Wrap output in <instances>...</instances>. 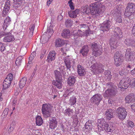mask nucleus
<instances>
[{"label":"nucleus","mask_w":135,"mask_h":135,"mask_svg":"<svg viewBox=\"0 0 135 135\" xmlns=\"http://www.w3.org/2000/svg\"><path fill=\"white\" fill-rule=\"evenodd\" d=\"M35 56V52H32L31 55V56L30 57L29 59H32L33 58V57L34 56Z\"/></svg>","instance_id":"nucleus-53"},{"label":"nucleus","mask_w":135,"mask_h":135,"mask_svg":"<svg viewBox=\"0 0 135 135\" xmlns=\"http://www.w3.org/2000/svg\"><path fill=\"white\" fill-rule=\"evenodd\" d=\"M5 35V33L2 31L0 32V39Z\"/></svg>","instance_id":"nucleus-59"},{"label":"nucleus","mask_w":135,"mask_h":135,"mask_svg":"<svg viewBox=\"0 0 135 135\" xmlns=\"http://www.w3.org/2000/svg\"><path fill=\"white\" fill-rule=\"evenodd\" d=\"M21 62V61L17 59L15 62L17 66L20 65Z\"/></svg>","instance_id":"nucleus-56"},{"label":"nucleus","mask_w":135,"mask_h":135,"mask_svg":"<svg viewBox=\"0 0 135 135\" xmlns=\"http://www.w3.org/2000/svg\"><path fill=\"white\" fill-rule=\"evenodd\" d=\"M55 79H62V75L60 72L57 70H55L54 71Z\"/></svg>","instance_id":"nucleus-36"},{"label":"nucleus","mask_w":135,"mask_h":135,"mask_svg":"<svg viewBox=\"0 0 135 135\" xmlns=\"http://www.w3.org/2000/svg\"><path fill=\"white\" fill-rule=\"evenodd\" d=\"M103 97L100 94H96L91 98L90 102L91 103L97 105H98L102 100Z\"/></svg>","instance_id":"nucleus-10"},{"label":"nucleus","mask_w":135,"mask_h":135,"mask_svg":"<svg viewBox=\"0 0 135 135\" xmlns=\"http://www.w3.org/2000/svg\"><path fill=\"white\" fill-rule=\"evenodd\" d=\"M100 121L98 125L99 128H100L102 130H104L108 132L112 131L113 129L112 126L109 125L104 119H100Z\"/></svg>","instance_id":"nucleus-4"},{"label":"nucleus","mask_w":135,"mask_h":135,"mask_svg":"<svg viewBox=\"0 0 135 135\" xmlns=\"http://www.w3.org/2000/svg\"><path fill=\"white\" fill-rule=\"evenodd\" d=\"M64 62L67 69H69L71 67L70 58L68 56H66L64 58Z\"/></svg>","instance_id":"nucleus-27"},{"label":"nucleus","mask_w":135,"mask_h":135,"mask_svg":"<svg viewBox=\"0 0 135 135\" xmlns=\"http://www.w3.org/2000/svg\"><path fill=\"white\" fill-rule=\"evenodd\" d=\"M91 70L94 74H98L103 72L104 70V66L101 64L96 63L91 66Z\"/></svg>","instance_id":"nucleus-7"},{"label":"nucleus","mask_w":135,"mask_h":135,"mask_svg":"<svg viewBox=\"0 0 135 135\" xmlns=\"http://www.w3.org/2000/svg\"><path fill=\"white\" fill-rule=\"evenodd\" d=\"M79 11V9H77L74 11H71L68 12V15L71 18H75L78 14Z\"/></svg>","instance_id":"nucleus-25"},{"label":"nucleus","mask_w":135,"mask_h":135,"mask_svg":"<svg viewBox=\"0 0 135 135\" xmlns=\"http://www.w3.org/2000/svg\"><path fill=\"white\" fill-rule=\"evenodd\" d=\"M7 80H10V81L11 82L13 79V75L11 73H10L7 76L6 79H7Z\"/></svg>","instance_id":"nucleus-47"},{"label":"nucleus","mask_w":135,"mask_h":135,"mask_svg":"<svg viewBox=\"0 0 135 135\" xmlns=\"http://www.w3.org/2000/svg\"><path fill=\"white\" fill-rule=\"evenodd\" d=\"M22 56H20L18 57L17 59L22 62Z\"/></svg>","instance_id":"nucleus-62"},{"label":"nucleus","mask_w":135,"mask_h":135,"mask_svg":"<svg viewBox=\"0 0 135 135\" xmlns=\"http://www.w3.org/2000/svg\"><path fill=\"white\" fill-rule=\"evenodd\" d=\"M76 98L74 96L70 97L69 100V104L71 105L75 104L76 102Z\"/></svg>","instance_id":"nucleus-39"},{"label":"nucleus","mask_w":135,"mask_h":135,"mask_svg":"<svg viewBox=\"0 0 135 135\" xmlns=\"http://www.w3.org/2000/svg\"><path fill=\"white\" fill-rule=\"evenodd\" d=\"M56 53L54 50L50 51L47 56L46 61L48 62H51L55 59Z\"/></svg>","instance_id":"nucleus-15"},{"label":"nucleus","mask_w":135,"mask_h":135,"mask_svg":"<svg viewBox=\"0 0 135 135\" xmlns=\"http://www.w3.org/2000/svg\"><path fill=\"white\" fill-rule=\"evenodd\" d=\"M15 40L14 36L12 35H9L5 36L3 38V40L5 42H9L13 41Z\"/></svg>","instance_id":"nucleus-26"},{"label":"nucleus","mask_w":135,"mask_h":135,"mask_svg":"<svg viewBox=\"0 0 135 135\" xmlns=\"http://www.w3.org/2000/svg\"><path fill=\"white\" fill-rule=\"evenodd\" d=\"M121 12L118 13L115 19V21L119 23H122V19L121 16Z\"/></svg>","instance_id":"nucleus-41"},{"label":"nucleus","mask_w":135,"mask_h":135,"mask_svg":"<svg viewBox=\"0 0 135 135\" xmlns=\"http://www.w3.org/2000/svg\"><path fill=\"white\" fill-rule=\"evenodd\" d=\"M5 45L4 44L0 42V51H4L5 49Z\"/></svg>","instance_id":"nucleus-45"},{"label":"nucleus","mask_w":135,"mask_h":135,"mask_svg":"<svg viewBox=\"0 0 135 135\" xmlns=\"http://www.w3.org/2000/svg\"><path fill=\"white\" fill-rule=\"evenodd\" d=\"M73 112L72 109L68 108L64 110V113L65 115L70 116L73 114Z\"/></svg>","instance_id":"nucleus-34"},{"label":"nucleus","mask_w":135,"mask_h":135,"mask_svg":"<svg viewBox=\"0 0 135 135\" xmlns=\"http://www.w3.org/2000/svg\"><path fill=\"white\" fill-rule=\"evenodd\" d=\"M111 22L109 20L104 22L101 24L100 28V30L103 32L109 31L111 26Z\"/></svg>","instance_id":"nucleus-14"},{"label":"nucleus","mask_w":135,"mask_h":135,"mask_svg":"<svg viewBox=\"0 0 135 135\" xmlns=\"http://www.w3.org/2000/svg\"><path fill=\"white\" fill-rule=\"evenodd\" d=\"M51 110L50 105L49 104L45 103L42 105V111L45 117L46 118L50 116Z\"/></svg>","instance_id":"nucleus-6"},{"label":"nucleus","mask_w":135,"mask_h":135,"mask_svg":"<svg viewBox=\"0 0 135 135\" xmlns=\"http://www.w3.org/2000/svg\"><path fill=\"white\" fill-rule=\"evenodd\" d=\"M125 16L129 18H131L130 17L133 14L135 13V3L132 2L128 3L126 7Z\"/></svg>","instance_id":"nucleus-5"},{"label":"nucleus","mask_w":135,"mask_h":135,"mask_svg":"<svg viewBox=\"0 0 135 135\" xmlns=\"http://www.w3.org/2000/svg\"><path fill=\"white\" fill-rule=\"evenodd\" d=\"M132 34L135 36V24L132 28Z\"/></svg>","instance_id":"nucleus-55"},{"label":"nucleus","mask_w":135,"mask_h":135,"mask_svg":"<svg viewBox=\"0 0 135 135\" xmlns=\"http://www.w3.org/2000/svg\"><path fill=\"white\" fill-rule=\"evenodd\" d=\"M13 130L14 128L10 126L8 129V133H9L13 131Z\"/></svg>","instance_id":"nucleus-54"},{"label":"nucleus","mask_w":135,"mask_h":135,"mask_svg":"<svg viewBox=\"0 0 135 135\" xmlns=\"http://www.w3.org/2000/svg\"><path fill=\"white\" fill-rule=\"evenodd\" d=\"M120 53L118 52H117L114 54V59L115 65L117 66H120L123 60L121 59Z\"/></svg>","instance_id":"nucleus-13"},{"label":"nucleus","mask_w":135,"mask_h":135,"mask_svg":"<svg viewBox=\"0 0 135 135\" xmlns=\"http://www.w3.org/2000/svg\"><path fill=\"white\" fill-rule=\"evenodd\" d=\"M90 8L88 5H86L83 7L81 8V11L83 13L88 14L90 11L91 15H93L94 18L99 16L100 14L102 13V10L100 9L97 3L94 2L90 5Z\"/></svg>","instance_id":"nucleus-1"},{"label":"nucleus","mask_w":135,"mask_h":135,"mask_svg":"<svg viewBox=\"0 0 135 135\" xmlns=\"http://www.w3.org/2000/svg\"><path fill=\"white\" fill-rule=\"evenodd\" d=\"M129 82V79H124L120 80L118 85V87L120 88L122 90H123V89H126L130 85Z\"/></svg>","instance_id":"nucleus-11"},{"label":"nucleus","mask_w":135,"mask_h":135,"mask_svg":"<svg viewBox=\"0 0 135 135\" xmlns=\"http://www.w3.org/2000/svg\"><path fill=\"white\" fill-rule=\"evenodd\" d=\"M52 0H47V5H49L51 3Z\"/></svg>","instance_id":"nucleus-60"},{"label":"nucleus","mask_w":135,"mask_h":135,"mask_svg":"<svg viewBox=\"0 0 135 135\" xmlns=\"http://www.w3.org/2000/svg\"><path fill=\"white\" fill-rule=\"evenodd\" d=\"M68 3L71 9L73 10L74 9V7L73 3L72 2V0H70L68 2Z\"/></svg>","instance_id":"nucleus-44"},{"label":"nucleus","mask_w":135,"mask_h":135,"mask_svg":"<svg viewBox=\"0 0 135 135\" xmlns=\"http://www.w3.org/2000/svg\"><path fill=\"white\" fill-rule=\"evenodd\" d=\"M62 79H57L53 80L52 81V84L59 89H60L62 87Z\"/></svg>","instance_id":"nucleus-24"},{"label":"nucleus","mask_w":135,"mask_h":135,"mask_svg":"<svg viewBox=\"0 0 135 135\" xmlns=\"http://www.w3.org/2000/svg\"><path fill=\"white\" fill-rule=\"evenodd\" d=\"M110 74V71L108 70L105 71L104 73L105 78H106L109 80L110 79L112 78V75Z\"/></svg>","instance_id":"nucleus-40"},{"label":"nucleus","mask_w":135,"mask_h":135,"mask_svg":"<svg viewBox=\"0 0 135 135\" xmlns=\"http://www.w3.org/2000/svg\"><path fill=\"white\" fill-rule=\"evenodd\" d=\"M119 74H120L122 76L123 75L125 74L126 73H125V72L124 70H123L120 71H119Z\"/></svg>","instance_id":"nucleus-57"},{"label":"nucleus","mask_w":135,"mask_h":135,"mask_svg":"<svg viewBox=\"0 0 135 135\" xmlns=\"http://www.w3.org/2000/svg\"><path fill=\"white\" fill-rule=\"evenodd\" d=\"M125 101L126 103L133 102L135 101V96L133 94H129L125 97Z\"/></svg>","instance_id":"nucleus-18"},{"label":"nucleus","mask_w":135,"mask_h":135,"mask_svg":"<svg viewBox=\"0 0 135 135\" xmlns=\"http://www.w3.org/2000/svg\"><path fill=\"white\" fill-rule=\"evenodd\" d=\"M78 72V74L80 76L84 75L86 73L84 67L79 64L77 66Z\"/></svg>","instance_id":"nucleus-23"},{"label":"nucleus","mask_w":135,"mask_h":135,"mask_svg":"<svg viewBox=\"0 0 135 135\" xmlns=\"http://www.w3.org/2000/svg\"><path fill=\"white\" fill-rule=\"evenodd\" d=\"M116 94L114 90L113 89H108L104 93L103 96L105 98L110 97L112 95H114Z\"/></svg>","instance_id":"nucleus-17"},{"label":"nucleus","mask_w":135,"mask_h":135,"mask_svg":"<svg viewBox=\"0 0 135 135\" xmlns=\"http://www.w3.org/2000/svg\"><path fill=\"white\" fill-rule=\"evenodd\" d=\"M55 43L56 47H60L64 45L65 44V42L64 40L58 38L55 40Z\"/></svg>","instance_id":"nucleus-21"},{"label":"nucleus","mask_w":135,"mask_h":135,"mask_svg":"<svg viewBox=\"0 0 135 135\" xmlns=\"http://www.w3.org/2000/svg\"><path fill=\"white\" fill-rule=\"evenodd\" d=\"M10 6V1L8 0L6 1L3 11V16L5 17L6 16L9 11Z\"/></svg>","instance_id":"nucleus-16"},{"label":"nucleus","mask_w":135,"mask_h":135,"mask_svg":"<svg viewBox=\"0 0 135 135\" xmlns=\"http://www.w3.org/2000/svg\"><path fill=\"white\" fill-rule=\"evenodd\" d=\"M11 83V82L10 81V80H7V79H5L3 83V90H4L9 88Z\"/></svg>","instance_id":"nucleus-31"},{"label":"nucleus","mask_w":135,"mask_h":135,"mask_svg":"<svg viewBox=\"0 0 135 135\" xmlns=\"http://www.w3.org/2000/svg\"><path fill=\"white\" fill-rule=\"evenodd\" d=\"M61 35L63 37L66 38L70 35V32L68 30L65 29L63 30Z\"/></svg>","instance_id":"nucleus-37"},{"label":"nucleus","mask_w":135,"mask_h":135,"mask_svg":"<svg viewBox=\"0 0 135 135\" xmlns=\"http://www.w3.org/2000/svg\"><path fill=\"white\" fill-rule=\"evenodd\" d=\"M124 42L127 46H131L132 47L135 46V41L129 39H126L124 41Z\"/></svg>","instance_id":"nucleus-29"},{"label":"nucleus","mask_w":135,"mask_h":135,"mask_svg":"<svg viewBox=\"0 0 135 135\" xmlns=\"http://www.w3.org/2000/svg\"><path fill=\"white\" fill-rule=\"evenodd\" d=\"M126 67L127 68V70H128V71H129L130 70L131 66L130 65H128Z\"/></svg>","instance_id":"nucleus-61"},{"label":"nucleus","mask_w":135,"mask_h":135,"mask_svg":"<svg viewBox=\"0 0 135 135\" xmlns=\"http://www.w3.org/2000/svg\"><path fill=\"white\" fill-rule=\"evenodd\" d=\"M14 2H18L19 1H21L22 0H13Z\"/></svg>","instance_id":"nucleus-64"},{"label":"nucleus","mask_w":135,"mask_h":135,"mask_svg":"<svg viewBox=\"0 0 135 135\" xmlns=\"http://www.w3.org/2000/svg\"><path fill=\"white\" fill-rule=\"evenodd\" d=\"M27 78L25 77L22 78L20 81L19 86L20 88H22L25 86L27 81Z\"/></svg>","instance_id":"nucleus-35"},{"label":"nucleus","mask_w":135,"mask_h":135,"mask_svg":"<svg viewBox=\"0 0 135 135\" xmlns=\"http://www.w3.org/2000/svg\"><path fill=\"white\" fill-rule=\"evenodd\" d=\"M117 112L118 117L120 120H123L125 119L127 114L125 108L122 107H119L117 109Z\"/></svg>","instance_id":"nucleus-9"},{"label":"nucleus","mask_w":135,"mask_h":135,"mask_svg":"<svg viewBox=\"0 0 135 135\" xmlns=\"http://www.w3.org/2000/svg\"><path fill=\"white\" fill-rule=\"evenodd\" d=\"M65 25L67 26H71V22L69 20H67L65 21Z\"/></svg>","instance_id":"nucleus-50"},{"label":"nucleus","mask_w":135,"mask_h":135,"mask_svg":"<svg viewBox=\"0 0 135 135\" xmlns=\"http://www.w3.org/2000/svg\"><path fill=\"white\" fill-rule=\"evenodd\" d=\"M131 107L132 110L134 111L135 113V104H133L131 106Z\"/></svg>","instance_id":"nucleus-58"},{"label":"nucleus","mask_w":135,"mask_h":135,"mask_svg":"<svg viewBox=\"0 0 135 135\" xmlns=\"http://www.w3.org/2000/svg\"><path fill=\"white\" fill-rule=\"evenodd\" d=\"M35 25H31L29 28L30 33L31 35H32L33 33V31L35 29Z\"/></svg>","instance_id":"nucleus-42"},{"label":"nucleus","mask_w":135,"mask_h":135,"mask_svg":"<svg viewBox=\"0 0 135 135\" xmlns=\"http://www.w3.org/2000/svg\"><path fill=\"white\" fill-rule=\"evenodd\" d=\"M17 99L16 98H14L12 102L13 105H15L17 104Z\"/></svg>","instance_id":"nucleus-51"},{"label":"nucleus","mask_w":135,"mask_h":135,"mask_svg":"<svg viewBox=\"0 0 135 135\" xmlns=\"http://www.w3.org/2000/svg\"><path fill=\"white\" fill-rule=\"evenodd\" d=\"M130 85L132 87H135V78L129 80Z\"/></svg>","instance_id":"nucleus-43"},{"label":"nucleus","mask_w":135,"mask_h":135,"mask_svg":"<svg viewBox=\"0 0 135 135\" xmlns=\"http://www.w3.org/2000/svg\"><path fill=\"white\" fill-rule=\"evenodd\" d=\"M14 7H21L22 4V1L14 2Z\"/></svg>","instance_id":"nucleus-46"},{"label":"nucleus","mask_w":135,"mask_h":135,"mask_svg":"<svg viewBox=\"0 0 135 135\" xmlns=\"http://www.w3.org/2000/svg\"><path fill=\"white\" fill-rule=\"evenodd\" d=\"M127 124L128 126L131 128H133L134 126V125L133 122H132L131 121H128Z\"/></svg>","instance_id":"nucleus-49"},{"label":"nucleus","mask_w":135,"mask_h":135,"mask_svg":"<svg viewBox=\"0 0 135 135\" xmlns=\"http://www.w3.org/2000/svg\"><path fill=\"white\" fill-rule=\"evenodd\" d=\"M57 124V121L55 118H53L50 119L49 126L51 129H54L56 127Z\"/></svg>","instance_id":"nucleus-22"},{"label":"nucleus","mask_w":135,"mask_h":135,"mask_svg":"<svg viewBox=\"0 0 135 135\" xmlns=\"http://www.w3.org/2000/svg\"><path fill=\"white\" fill-rule=\"evenodd\" d=\"M92 50V54L95 57L101 55L102 53V49L99 47L97 44L94 42L91 45Z\"/></svg>","instance_id":"nucleus-8"},{"label":"nucleus","mask_w":135,"mask_h":135,"mask_svg":"<svg viewBox=\"0 0 135 135\" xmlns=\"http://www.w3.org/2000/svg\"><path fill=\"white\" fill-rule=\"evenodd\" d=\"M89 49L87 45H84L80 50V52L83 56H86L88 53Z\"/></svg>","instance_id":"nucleus-19"},{"label":"nucleus","mask_w":135,"mask_h":135,"mask_svg":"<svg viewBox=\"0 0 135 135\" xmlns=\"http://www.w3.org/2000/svg\"><path fill=\"white\" fill-rule=\"evenodd\" d=\"M130 74L131 75L135 76V68L131 71Z\"/></svg>","instance_id":"nucleus-52"},{"label":"nucleus","mask_w":135,"mask_h":135,"mask_svg":"<svg viewBox=\"0 0 135 135\" xmlns=\"http://www.w3.org/2000/svg\"><path fill=\"white\" fill-rule=\"evenodd\" d=\"M54 32L53 30L52 26H50L49 27H48L47 29V31L46 32V34L49 36L48 37L49 38L52 35Z\"/></svg>","instance_id":"nucleus-38"},{"label":"nucleus","mask_w":135,"mask_h":135,"mask_svg":"<svg viewBox=\"0 0 135 135\" xmlns=\"http://www.w3.org/2000/svg\"><path fill=\"white\" fill-rule=\"evenodd\" d=\"M92 128V124L90 120L87 121L85 125L83 128V130L85 132L89 131L91 130Z\"/></svg>","instance_id":"nucleus-20"},{"label":"nucleus","mask_w":135,"mask_h":135,"mask_svg":"<svg viewBox=\"0 0 135 135\" xmlns=\"http://www.w3.org/2000/svg\"><path fill=\"white\" fill-rule=\"evenodd\" d=\"M2 94L1 93H0V101H2L3 99L2 97Z\"/></svg>","instance_id":"nucleus-63"},{"label":"nucleus","mask_w":135,"mask_h":135,"mask_svg":"<svg viewBox=\"0 0 135 135\" xmlns=\"http://www.w3.org/2000/svg\"><path fill=\"white\" fill-rule=\"evenodd\" d=\"M114 35L112 36L109 41L112 50H114L117 48L118 46L117 39H120L122 37V33L119 28L117 27L115 29Z\"/></svg>","instance_id":"nucleus-2"},{"label":"nucleus","mask_w":135,"mask_h":135,"mask_svg":"<svg viewBox=\"0 0 135 135\" xmlns=\"http://www.w3.org/2000/svg\"><path fill=\"white\" fill-rule=\"evenodd\" d=\"M10 18L9 17H7L4 21L3 24V28L6 29L10 24L11 22Z\"/></svg>","instance_id":"nucleus-33"},{"label":"nucleus","mask_w":135,"mask_h":135,"mask_svg":"<svg viewBox=\"0 0 135 135\" xmlns=\"http://www.w3.org/2000/svg\"><path fill=\"white\" fill-rule=\"evenodd\" d=\"M76 81L75 78L73 76H71L68 79V83L69 85L71 86L74 84Z\"/></svg>","instance_id":"nucleus-30"},{"label":"nucleus","mask_w":135,"mask_h":135,"mask_svg":"<svg viewBox=\"0 0 135 135\" xmlns=\"http://www.w3.org/2000/svg\"><path fill=\"white\" fill-rule=\"evenodd\" d=\"M36 123L38 126L41 125L43 123V120L41 117L39 115H37L36 118Z\"/></svg>","instance_id":"nucleus-32"},{"label":"nucleus","mask_w":135,"mask_h":135,"mask_svg":"<svg viewBox=\"0 0 135 135\" xmlns=\"http://www.w3.org/2000/svg\"><path fill=\"white\" fill-rule=\"evenodd\" d=\"M134 52L131 51V49L128 48L126 50V53L125 55V58L127 60L132 62L134 60L133 56Z\"/></svg>","instance_id":"nucleus-12"},{"label":"nucleus","mask_w":135,"mask_h":135,"mask_svg":"<svg viewBox=\"0 0 135 135\" xmlns=\"http://www.w3.org/2000/svg\"><path fill=\"white\" fill-rule=\"evenodd\" d=\"M8 113V109L6 108L4 109L2 113V115L4 117H6Z\"/></svg>","instance_id":"nucleus-48"},{"label":"nucleus","mask_w":135,"mask_h":135,"mask_svg":"<svg viewBox=\"0 0 135 135\" xmlns=\"http://www.w3.org/2000/svg\"><path fill=\"white\" fill-rule=\"evenodd\" d=\"M80 30H74L73 32L74 38H76L78 36H88L91 33V31L88 28L86 25L82 24L79 26Z\"/></svg>","instance_id":"nucleus-3"},{"label":"nucleus","mask_w":135,"mask_h":135,"mask_svg":"<svg viewBox=\"0 0 135 135\" xmlns=\"http://www.w3.org/2000/svg\"><path fill=\"white\" fill-rule=\"evenodd\" d=\"M113 111L111 109L107 110L105 113L107 119L109 120L113 117Z\"/></svg>","instance_id":"nucleus-28"}]
</instances>
